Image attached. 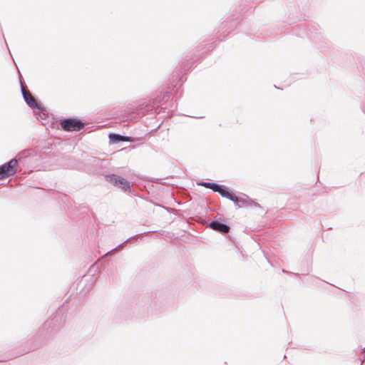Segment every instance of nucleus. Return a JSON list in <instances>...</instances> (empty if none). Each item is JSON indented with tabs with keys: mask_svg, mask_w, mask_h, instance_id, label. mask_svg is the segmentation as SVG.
<instances>
[{
	"mask_svg": "<svg viewBox=\"0 0 365 365\" xmlns=\"http://www.w3.org/2000/svg\"><path fill=\"white\" fill-rule=\"evenodd\" d=\"M61 125L66 131H79L85 126V123L81 120L66 118L61 120Z\"/></svg>",
	"mask_w": 365,
	"mask_h": 365,
	"instance_id": "f03ea898",
	"label": "nucleus"
},
{
	"mask_svg": "<svg viewBox=\"0 0 365 365\" xmlns=\"http://www.w3.org/2000/svg\"><path fill=\"white\" fill-rule=\"evenodd\" d=\"M21 93L26 104L31 108H38V104L29 91L21 84Z\"/></svg>",
	"mask_w": 365,
	"mask_h": 365,
	"instance_id": "20e7f679",
	"label": "nucleus"
},
{
	"mask_svg": "<svg viewBox=\"0 0 365 365\" xmlns=\"http://www.w3.org/2000/svg\"><path fill=\"white\" fill-rule=\"evenodd\" d=\"M106 178L107 181L124 191L130 190V183L125 178L114 174L108 175Z\"/></svg>",
	"mask_w": 365,
	"mask_h": 365,
	"instance_id": "7ed1b4c3",
	"label": "nucleus"
},
{
	"mask_svg": "<svg viewBox=\"0 0 365 365\" xmlns=\"http://www.w3.org/2000/svg\"><path fill=\"white\" fill-rule=\"evenodd\" d=\"M236 206L241 207L242 206H249L251 205V200L245 195L242 197H237V200L232 201Z\"/></svg>",
	"mask_w": 365,
	"mask_h": 365,
	"instance_id": "0eeeda50",
	"label": "nucleus"
},
{
	"mask_svg": "<svg viewBox=\"0 0 365 365\" xmlns=\"http://www.w3.org/2000/svg\"><path fill=\"white\" fill-rule=\"evenodd\" d=\"M215 192H219L220 195L232 201H235V200H237V195L230 192L225 185H219V188H217Z\"/></svg>",
	"mask_w": 365,
	"mask_h": 365,
	"instance_id": "39448f33",
	"label": "nucleus"
},
{
	"mask_svg": "<svg viewBox=\"0 0 365 365\" xmlns=\"http://www.w3.org/2000/svg\"><path fill=\"white\" fill-rule=\"evenodd\" d=\"M18 160L12 158L8 163L0 165V180L14 175L17 170Z\"/></svg>",
	"mask_w": 365,
	"mask_h": 365,
	"instance_id": "f257e3e1",
	"label": "nucleus"
},
{
	"mask_svg": "<svg viewBox=\"0 0 365 365\" xmlns=\"http://www.w3.org/2000/svg\"><path fill=\"white\" fill-rule=\"evenodd\" d=\"M199 185L204 186L206 188H210L214 192L216 191L217 188H219V184L215 183V182H202L199 183Z\"/></svg>",
	"mask_w": 365,
	"mask_h": 365,
	"instance_id": "1a4fd4ad",
	"label": "nucleus"
},
{
	"mask_svg": "<svg viewBox=\"0 0 365 365\" xmlns=\"http://www.w3.org/2000/svg\"><path fill=\"white\" fill-rule=\"evenodd\" d=\"M153 104L154 105L153 106V109H155V113H159L160 111L158 110V106H155V103H153Z\"/></svg>",
	"mask_w": 365,
	"mask_h": 365,
	"instance_id": "9d476101",
	"label": "nucleus"
},
{
	"mask_svg": "<svg viewBox=\"0 0 365 365\" xmlns=\"http://www.w3.org/2000/svg\"><path fill=\"white\" fill-rule=\"evenodd\" d=\"M129 138H130L128 136L121 135L120 134L110 133L109 135L110 141L113 143L123 141H130Z\"/></svg>",
	"mask_w": 365,
	"mask_h": 365,
	"instance_id": "6e6552de",
	"label": "nucleus"
},
{
	"mask_svg": "<svg viewBox=\"0 0 365 365\" xmlns=\"http://www.w3.org/2000/svg\"><path fill=\"white\" fill-rule=\"evenodd\" d=\"M210 228L213 230L226 234L230 231V227L225 224L221 223L218 221H213L210 224Z\"/></svg>",
	"mask_w": 365,
	"mask_h": 365,
	"instance_id": "423d86ee",
	"label": "nucleus"
}]
</instances>
